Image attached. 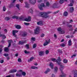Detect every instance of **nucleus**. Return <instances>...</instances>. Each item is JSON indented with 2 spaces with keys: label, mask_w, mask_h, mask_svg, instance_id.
Masks as SVG:
<instances>
[{
  "label": "nucleus",
  "mask_w": 77,
  "mask_h": 77,
  "mask_svg": "<svg viewBox=\"0 0 77 77\" xmlns=\"http://www.w3.org/2000/svg\"><path fill=\"white\" fill-rule=\"evenodd\" d=\"M1 36H2V38L3 39H6V36H5V34H1Z\"/></svg>",
  "instance_id": "c85d7f7f"
},
{
  "label": "nucleus",
  "mask_w": 77,
  "mask_h": 77,
  "mask_svg": "<svg viewBox=\"0 0 77 77\" xmlns=\"http://www.w3.org/2000/svg\"><path fill=\"white\" fill-rule=\"evenodd\" d=\"M50 13H51L50 11H48L47 12H43L41 13V16L42 17H43V18H47L49 17V16L48 15V14Z\"/></svg>",
  "instance_id": "f03ea898"
},
{
  "label": "nucleus",
  "mask_w": 77,
  "mask_h": 77,
  "mask_svg": "<svg viewBox=\"0 0 77 77\" xmlns=\"http://www.w3.org/2000/svg\"><path fill=\"white\" fill-rule=\"evenodd\" d=\"M3 62H4V60H1L0 61V62L1 63H3Z\"/></svg>",
  "instance_id": "052dcab7"
},
{
  "label": "nucleus",
  "mask_w": 77,
  "mask_h": 77,
  "mask_svg": "<svg viewBox=\"0 0 77 77\" xmlns=\"http://www.w3.org/2000/svg\"><path fill=\"white\" fill-rule=\"evenodd\" d=\"M50 41L51 40L50 39H49L48 41L47 40H45V43L43 44L44 46H46V45H47L48 44L50 43Z\"/></svg>",
  "instance_id": "39448f33"
},
{
  "label": "nucleus",
  "mask_w": 77,
  "mask_h": 77,
  "mask_svg": "<svg viewBox=\"0 0 77 77\" xmlns=\"http://www.w3.org/2000/svg\"><path fill=\"white\" fill-rule=\"evenodd\" d=\"M45 53L46 54H48L49 53V51L48 50H46L45 51Z\"/></svg>",
  "instance_id": "49530a36"
},
{
  "label": "nucleus",
  "mask_w": 77,
  "mask_h": 77,
  "mask_svg": "<svg viewBox=\"0 0 77 77\" xmlns=\"http://www.w3.org/2000/svg\"><path fill=\"white\" fill-rule=\"evenodd\" d=\"M71 22H72H72H73V20H70V22H67L66 23L67 24H70V23H71Z\"/></svg>",
  "instance_id": "ea45409f"
},
{
  "label": "nucleus",
  "mask_w": 77,
  "mask_h": 77,
  "mask_svg": "<svg viewBox=\"0 0 77 77\" xmlns=\"http://www.w3.org/2000/svg\"><path fill=\"white\" fill-rule=\"evenodd\" d=\"M31 40L32 41H35V38L34 37H32L31 38Z\"/></svg>",
  "instance_id": "79ce46f5"
},
{
  "label": "nucleus",
  "mask_w": 77,
  "mask_h": 77,
  "mask_svg": "<svg viewBox=\"0 0 77 77\" xmlns=\"http://www.w3.org/2000/svg\"><path fill=\"white\" fill-rule=\"evenodd\" d=\"M53 8H58L57 4L56 3L54 4L52 6Z\"/></svg>",
  "instance_id": "9b49d317"
},
{
  "label": "nucleus",
  "mask_w": 77,
  "mask_h": 77,
  "mask_svg": "<svg viewBox=\"0 0 77 77\" xmlns=\"http://www.w3.org/2000/svg\"><path fill=\"white\" fill-rule=\"evenodd\" d=\"M40 29V28L39 27H37L34 30V33L35 34H39V30Z\"/></svg>",
  "instance_id": "7ed1b4c3"
},
{
  "label": "nucleus",
  "mask_w": 77,
  "mask_h": 77,
  "mask_svg": "<svg viewBox=\"0 0 77 77\" xmlns=\"http://www.w3.org/2000/svg\"><path fill=\"white\" fill-rule=\"evenodd\" d=\"M49 66H51V69H53V66H54V65H53V64L52 63H50Z\"/></svg>",
  "instance_id": "412c9836"
},
{
  "label": "nucleus",
  "mask_w": 77,
  "mask_h": 77,
  "mask_svg": "<svg viewBox=\"0 0 77 77\" xmlns=\"http://www.w3.org/2000/svg\"><path fill=\"white\" fill-rule=\"evenodd\" d=\"M50 69L49 68L47 69L46 71L45 72V74H47L48 72H50Z\"/></svg>",
  "instance_id": "bb28decb"
},
{
  "label": "nucleus",
  "mask_w": 77,
  "mask_h": 77,
  "mask_svg": "<svg viewBox=\"0 0 77 77\" xmlns=\"http://www.w3.org/2000/svg\"><path fill=\"white\" fill-rule=\"evenodd\" d=\"M33 48H36V45L35 44H34L33 45Z\"/></svg>",
  "instance_id": "a18cd8bd"
},
{
  "label": "nucleus",
  "mask_w": 77,
  "mask_h": 77,
  "mask_svg": "<svg viewBox=\"0 0 77 77\" xmlns=\"http://www.w3.org/2000/svg\"><path fill=\"white\" fill-rule=\"evenodd\" d=\"M4 51L6 52H8L9 51V48H8L5 47V48Z\"/></svg>",
  "instance_id": "7c9ffc66"
},
{
  "label": "nucleus",
  "mask_w": 77,
  "mask_h": 77,
  "mask_svg": "<svg viewBox=\"0 0 77 77\" xmlns=\"http://www.w3.org/2000/svg\"><path fill=\"white\" fill-rule=\"evenodd\" d=\"M10 18L8 17H7L5 18V20H10Z\"/></svg>",
  "instance_id": "09e8293b"
},
{
  "label": "nucleus",
  "mask_w": 77,
  "mask_h": 77,
  "mask_svg": "<svg viewBox=\"0 0 77 77\" xmlns=\"http://www.w3.org/2000/svg\"><path fill=\"white\" fill-rule=\"evenodd\" d=\"M70 4H68L69 6H73V4L74 3V0H70Z\"/></svg>",
  "instance_id": "6e6552de"
},
{
  "label": "nucleus",
  "mask_w": 77,
  "mask_h": 77,
  "mask_svg": "<svg viewBox=\"0 0 77 77\" xmlns=\"http://www.w3.org/2000/svg\"><path fill=\"white\" fill-rule=\"evenodd\" d=\"M51 60L53 61V62H55V60H56V59L54 58H52L51 59Z\"/></svg>",
  "instance_id": "a19ab883"
},
{
  "label": "nucleus",
  "mask_w": 77,
  "mask_h": 77,
  "mask_svg": "<svg viewBox=\"0 0 77 77\" xmlns=\"http://www.w3.org/2000/svg\"><path fill=\"white\" fill-rule=\"evenodd\" d=\"M3 51V49H2V48H0V53L2 52Z\"/></svg>",
  "instance_id": "69168bd1"
},
{
  "label": "nucleus",
  "mask_w": 77,
  "mask_h": 77,
  "mask_svg": "<svg viewBox=\"0 0 77 77\" xmlns=\"http://www.w3.org/2000/svg\"><path fill=\"white\" fill-rule=\"evenodd\" d=\"M42 2V0H38V3H40V2Z\"/></svg>",
  "instance_id": "338daca9"
},
{
  "label": "nucleus",
  "mask_w": 77,
  "mask_h": 77,
  "mask_svg": "<svg viewBox=\"0 0 77 77\" xmlns=\"http://www.w3.org/2000/svg\"><path fill=\"white\" fill-rule=\"evenodd\" d=\"M59 12V11L58 10L56 11V12H54V14H57V13H58V12Z\"/></svg>",
  "instance_id": "5fc2aeb1"
},
{
  "label": "nucleus",
  "mask_w": 77,
  "mask_h": 77,
  "mask_svg": "<svg viewBox=\"0 0 77 77\" xmlns=\"http://www.w3.org/2000/svg\"><path fill=\"white\" fill-rule=\"evenodd\" d=\"M3 11L4 12L6 11V8H5V6H4L3 7Z\"/></svg>",
  "instance_id": "864d4df0"
},
{
  "label": "nucleus",
  "mask_w": 77,
  "mask_h": 77,
  "mask_svg": "<svg viewBox=\"0 0 77 77\" xmlns=\"http://www.w3.org/2000/svg\"><path fill=\"white\" fill-rule=\"evenodd\" d=\"M46 5L47 6H48V7H49V6H50V3H49V2H46Z\"/></svg>",
  "instance_id": "e433bc0d"
},
{
  "label": "nucleus",
  "mask_w": 77,
  "mask_h": 77,
  "mask_svg": "<svg viewBox=\"0 0 77 77\" xmlns=\"http://www.w3.org/2000/svg\"><path fill=\"white\" fill-rule=\"evenodd\" d=\"M4 31L6 33H7V32H8V30H7V29H5L4 30Z\"/></svg>",
  "instance_id": "680f3d73"
},
{
  "label": "nucleus",
  "mask_w": 77,
  "mask_h": 77,
  "mask_svg": "<svg viewBox=\"0 0 77 77\" xmlns=\"http://www.w3.org/2000/svg\"><path fill=\"white\" fill-rule=\"evenodd\" d=\"M64 1H65V2H67V0H60L59 2L60 3L62 4L63 3V2H64Z\"/></svg>",
  "instance_id": "cd10ccee"
},
{
  "label": "nucleus",
  "mask_w": 77,
  "mask_h": 77,
  "mask_svg": "<svg viewBox=\"0 0 77 77\" xmlns=\"http://www.w3.org/2000/svg\"><path fill=\"white\" fill-rule=\"evenodd\" d=\"M72 45V42L71 41V40L70 39L69 40L68 42V45L70 46Z\"/></svg>",
  "instance_id": "a878e982"
},
{
  "label": "nucleus",
  "mask_w": 77,
  "mask_h": 77,
  "mask_svg": "<svg viewBox=\"0 0 77 77\" xmlns=\"http://www.w3.org/2000/svg\"><path fill=\"white\" fill-rule=\"evenodd\" d=\"M29 2L32 5H35L36 3V0H29Z\"/></svg>",
  "instance_id": "9d476101"
},
{
  "label": "nucleus",
  "mask_w": 77,
  "mask_h": 77,
  "mask_svg": "<svg viewBox=\"0 0 77 77\" xmlns=\"http://www.w3.org/2000/svg\"><path fill=\"white\" fill-rule=\"evenodd\" d=\"M25 3L26 5L25 7L27 8H29V5L28 4V2H25Z\"/></svg>",
  "instance_id": "aec40b11"
},
{
  "label": "nucleus",
  "mask_w": 77,
  "mask_h": 77,
  "mask_svg": "<svg viewBox=\"0 0 77 77\" xmlns=\"http://www.w3.org/2000/svg\"><path fill=\"white\" fill-rule=\"evenodd\" d=\"M29 11H30V13H31V14H32V13L33 12V11L32 9H30L29 10Z\"/></svg>",
  "instance_id": "de8ad7c7"
},
{
  "label": "nucleus",
  "mask_w": 77,
  "mask_h": 77,
  "mask_svg": "<svg viewBox=\"0 0 77 77\" xmlns=\"http://www.w3.org/2000/svg\"><path fill=\"white\" fill-rule=\"evenodd\" d=\"M66 23V21H64L63 22V24H65Z\"/></svg>",
  "instance_id": "0e129e2a"
},
{
  "label": "nucleus",
  "mask_w": 77,
  "mask_h": 77,
  "mask_svg": "<svg viewBox=\"0 0 77 77\" xmlns=\"http://www.w3.org/2000/svg\"><path fill=\"white\" fill-rule=\"evenodd\" d=\"M20 20H31V17L30 16L28 17V18H27L24 19V17L21 16L20 17H19Z\"/></svg>",
  "instance_id": "20e7f679"
},
{
  "label": "nucleus",
  "mask_w": 77,
  "mask_h": 77,
  "mask_svg": "<svg viewBox=\"0 0 77 77\" xmlns=\"http://www.w3.org/2000/svg\"><path fill=\"white\" fill-rule=\"evenodd\" d=\"M17 71L16 69H13L10 70L9 72V73H14V72H16Z\"/></svg>",
  "instance_id": "f8f14e48"
},
{
  "label": "nucleus",
  "mask_w": 77,
  "mask_h": 77,
  "mask_svg": "<svg viewBox=\"0 0 77 77\" xmlns=\"http://www.w3.org/2000/svg\"><path fill=\"white\" fill-rule=\"evenodd\" d=\"M63 62L64 63H67V62H68V60L66 59H64L63 60Z\"/></svg>",
  "instance_id": "c756f323"
},
{
  "label": "nucleus",
  "mask_w": 77,
  "mask_h": 77,
  "mask_svg": "<svg viewBox=\"0 0 77 77\" xmlns=\"http://www.w3.org/2000/svg\"><path fill=\"white\" fill-rule=\"evenodd\" d=\"M18 61L19 62H21V59L19 58L18 60Z\"/></svg>",
  "instance_id": "603ef678"
},
{
  "label": "nucleus",
  "mask_w": 77,
  "mask_h": 77,
  "mask_svg": "<svg viewBox=\"0 0 77 77\" xmlns=\"http://www.w3.org/2000/svg\"><path fill=\"white\" fill-rule=\"evenodd\" d=\"M16 76L18 77H21V74H19L18 73L16 74Z\"/></svg>",
  "instance_id": "c9c22d12"
},
{
  "label": "nucleus",
  "mask_w": 77,
  "mask_h": 77,
  "mask_svg": "<svg viewBox=\"0 0 77 77\" xmlns=\"http://www.w3.org/2000/svg\"><path fill=\"white\" fill-rule=\"evenodd\" d=\"M58 69L57 68V67H55L54 68V71L55 72H57Z\"/></svg>",
  "instance_id": "f704fd0d"
},
{
  "label": "nucleus",
  "mask_w": 77,
  "mask_h": 77,
  "mask_svg": "<svg viewBox=\"0 0 77 77\" xmlns=\"http://www.w3.org/2000/svg\"><path fill=\"white\" fill-rule=\"evenodd\" d=\"M16 7L18 9H20V8L19 7V5L18 4H17L16 5Z\"/></svg>",
  "instance_id": "3c124183"
},
{
  "label": "nucleus",
  "mask_w": 77,
  "mask_h": 77,
  "mask_svg": "<svg viewBox=\"0 0 77 77\" xmlns=\"http://www.w3.org/2000/svg\"><path fill=\"white\" fill-rule=\"evenodd\" d=\"M24 53H25V54H29V53H30V52L27 51L26 50H25L24 51Z\"/></svg>",
  "instance_id": "58836bf2"
},
{
  "label": "nucleus",
  "mask_w": 77,
  "mask_h": 77,
  "mask_svg": "<svg viewBox=\"0 0 77 77\" xmlns=\"http://www.w3.org/2000/svg\"><path fill=\"white\" fill-rule=\"evenodd\" d=\"M74 7H71L70 8V9H69V11L70 12H72L74 11Z\"/></svg>",
  "instance_id": "6ab92c4d"
},
{
  "label": "nucleus",
  "mask_w": 77,
  "mask_h": 77,
  "mask_svg": "<svg viewBox=\"0 0 77 77\" xmlns=\"http://www.w3.org/2000/svg\"><path fill=\"white\" fill-rule=\"evenodd\" d=\"M27 33L26 32H23L22 34V36L24 37L27 36Z\"/></svg>",
  "instance_id": "dca6fc26"
},
{
  "label": "nucleus",
  "mask_w": 77,
  "mask_h": 77,
  "mask_svg": "<svg viewBox=\"0 0 77 77\" xmlns=\"http://www.w3.org/2000/svg\"><path fill=\"white\" fill-rule=\"evenodd\" d=\"M34 57H31L30 58V59L29 60H28V62H31V61H32L33 60V59H34Z\"/></svg>",
  "instance_id": "5701e85b"
},
{
  "label": "nucleus",
  "mask_w": 77,
  "mask_h": 77,
  "mask_svg": "<svg viewBox=\"0 0 77 77\" xmlns=\"http://www.w3.org/2000/svg\"><path fill=\"white\" fill-rule=\"evenodd\" d=\"M40 36L42 38H43V37H44V36H45V35H44V34H41Z\"/></svg>",
  "instance_id": "c03bdc74"
},
{
  "label": "nucleus",
  "mask_w": 77,
  "mask_h": 77,
  "mask_svg": "<svg viewBox=\"0 0 77 77\" xmlns=\"http://www.w3.org/2000/svg\"><path fill=\"white\" fill-rule=\"evenodd\" d=\"M68 12L67 11H64L63 14V16L64 17H67V16H68Z\"/></svg>",
  "instance_id": "4be33fe9"
},
{
  "label": "nucleus",
  "mask_w": 77,
  "mask_h": 77,
  "mask_svg": "<svg viewBox=\"0 0 77 77\" xmlns=\"http://www.w3.org/2000/svg\"><path fill=\"white\" fill-rule=\"evenodd\" d=\"M57 30L58 32H60L61 34H63V33H65V31L62 30V28L60 27H59L57 28Z\"/></svg>",
  "instance_id": "0eeeda50"
},
{
  "label": "nucleus",
  "mask_w": 77,
  "mask_h": 77,
  "mask_svg": "<svg viewBox=\"0 0 77 77\" xmlns=\"http://www.w3.org/2000/svg\"><path fill=\"white\" fill-rule=\"evenodd\" d=\"M8 54H4V56L6 57L7 56H8Z\"/></svg>",
  "instance_id": "6e6d98bb"
},
{
  "label": "nucleus",
  "mask_w": 77,
  "mask_h": 77,
  "mask_svg": "<svg viewBox=\"0 0 77 77\" xmlns=\"http://www.w3.org/2000/svg\"><path fill=\"white\" fill-rule=\"evenodd\" d=\"M58 61H59L60 62L62 61V59H60V57H58Z\"/></svg>",
  "instance_id": "37998d69"
},
{
  "label": "nucleus",
  "mask_w": 77,
  "mask_h": 77,
  "mask_svg": "<svg viewBox=\"0 0 77 77\" xmlns=\"http://www.w3.org/2000/svg\"><path fill=\"white\" fill-rule=\"evenodd\" d=\"M22 74L23 76H25L26 75V73L25 72H22Z\"/></svg>",
  "instance_id": "4c0bfd02"
},
{
  "label": "nucleus",
  "mask_w": 77,
  "mask_h": 77,
  "mask_svg": "<svg viewBox=\"0 0 77 77\" xmlns=\"http://www.w3.org/2000/svg\"><path fill=\"white\" fill-rule=\"evenodd\" d=\"M54 37L55 38V39H56L57 38V35L56 34L54 35Z\"/></svg>",
  "instance_id": "e2e57ef3"
},
{
  "label": "nucleus",
  "mask_w": 77,
  "mask_h": 77,
  "mask_svg": "<svg viewBox=\"0 0 77 77\" xmlns=\"http://www.w3.org/2000/svg\"><path fill=\"white\" fill-rule=\"evenodd\" d=\"M15 27L16 29H20L21 28V26L20 25H17L16 26H15Z\"/></svg>",
  "instance_id": "ddd939ff"
},
{
  "label": "nucleus",
  "mask_w": 77,
  "mask_h": 77,
  "mask_svg": "<svg viewBox=\"0 0 77 77\" xmlns=\"http://www.w3.org/2000/svg\"><path fill=\"white\" fill-rule=\"evenodd\" d=\"M44 51H40L39 52L38 54L39 56H43L44 55Z\"/></svg>",
  "instance_id": "2eb2a0df"
},
{
  "label": "nucleus",
  "mask_w": 77,
  "mask_h": 77,
  "mask_svg": "<svg viewBox=\"0 0 77 77\" xmlns=\"http://www.w3.org/2000/svg\"><path fill=\"white\" fill-rule=\"evenodd\" d=\"M31 69H38V67H35V66H32L31 67Z\"/></svg>",
  "instance_id": "2f4dec72"
},
{
  "label": "nucleus",
  "mask_w": 77,
  "mask_h": 77,
  "mask_svg": "<svg viewBox=\"0 0 77 77\" xmlns=\"http://www.w3.org/2000/svg\"><path fill=\"white\" fill-rule=\"evenodd\" d=\"M51 77H55L54 75V74H52Z\"/></svg>",
  "instance_id": "774afa93"
},
{
  "label": "nucleus",
  "mask_w": 77,
  "mask_h": 77,
  "mask_svg": "<svg viewBox=\"0 0 77 77\" xmlns=\"http://www.w3.org/2000/svg\"><path fill=\"white\" fill-rule=\"evenodd\" d=\"M25 47H27L28 48H29V45L28 44H26L25 45Z\"/></svg>",
  "instance_id": "4d7b16f0"
},
{
  "label": "nucleus",
  "mask_w": 77,
  "mask_h": 77,
  "mask_svg": "<svg viewBox=\"0 0 77 77\" xmlns=\"http://www.w3.org/2000/svg\"><path fill=\"white\" fill-rule=\"evenodd\" d=\"M12 41V40H8V48L9 47H11V42Z\"/></svg>",
  "instance_id": "a211bd4d"
},
{
  "label": "nucleus",
  "mask_w": 77,
  "mask_h": 77,
  "mask_svg": "<svg viewBox=\"0 0 77 77\" xmlns=\"http://www.w3.org/2000/svg\"><path fill=\"white\" fill-rule=\"evenodd\" d=\"M67 26L69 27H72V25H67Z\"/></svg>",
  "instance_id": "bf43d9fd"
},
{
  "label": "nucleus",
  "mask_w": 77,
  "mask_h": 77,
  "mask_svg": "<svg viewBox=\"0 0 77 77\" xmlns=\"http://www.w3.org/2000/svg\"><path fill=\"white\" fill-rule=\"evenodd\" d=\"M45 5H44V4H43L42 5V4L41 5H40L38 6V8H39V9L41 10V11H42L43 10V7H45Z\"/></svg>",
  "instance_id": "1a4fd4ad"
},
{
  "label": "nucleus",
  "mask_w": 77,
  "mask_h": 77,
  "mask_svg": "<svg viewBox=\"0 0 77 77\" xmlns=\"http://www.w3.org/2000/svg\"><path fill=\"white\" fill-rule=\"evenodd\" d=\"M20 21H27V22H29V21H31V20H20Z\"/></svg>",
  "instance_id": "b1692460"
},
{
  "label": "nucleus",
  "mask_w": 77,
  "mask_h": 77,
  "mask_svg": "<svg viewBox=\"0 0 77 77\" xmlns=\"http://www.w3.org/2000/svg\"><path fill=\"white\" fill-rule=\"evenodd\" d=\"M24 24H25V25H26V26H29V23L25 22L24 23Z\"/></svg>",
  "instance_id": "8fccbe9b"
},
{
  "label": "nucleus",
  "mask_w": 77,
  "mask_h": 77,
  "mask_svg": "<svg viewBox=\"0 0 77 77\" xmlns=\"http://www.w3.org/2000/svg\"><path fill=\"white\" fill-rule=\"evenodd\" d=\"M58 51L59 53H61V54H62V53H63L61 49H58Z\"/></svg>",
  "instance_id": "72a5a7b5"
},
{
  "label": "nucleus",
  "mask_w": 77,
  "mask_h": 77,
  "mask_svg": "<svg viewBox=\"0 0 77 77\" xmlns=\"http://www.w3.org/2000/svg\"><path fill=\"white\" fill-rule=\"evenodd\" d=\"M18 32V31L17 30H13L12 31V33L14 37H17V35L15 34L16 33H17Z\"/></svg>",
  "instance_id": "423d86ee"
},
{
  "label": "nucleus",
  "mask_w": 77,
  "mask_h": 77,
  "mask_svg": "<svg viewBox=\"0 0 77 77\" xmlns=\"http://www.w3.org/2000/svg\"><path fill=\"white\" fill-rule=\"evenodd\" d=\"M37 24L39 26H42L43 25V22L42 21L38 22H37Z\"/></svg>",
  "instance_id": "f3484780"
},
{
  "label": "nucleus",
  "mask_w": 77,
  "mask_h": 77,
  "mask_svg": "<svg viewBox=\"0 0 77 77\" xmlns=\"http://www.w3.org/2000/svg\"><path fill=\"white\" fill-rule=\"evenodd\" d=\"M26 42V41H20L18 43V45H23V44H24Z\"/></svg>",
  "instance_id": "4468645a"
},
{
  "label": "nucleus",
  "mask_w": 77,
  "mask_h": 77,
  "mask_svg": "<svg viewBox=\"0 0 77 77\" xmlns=\"http://www.w3.org/2000/svg\"><path fill=\"white\" fill-rule=\"evenodd\" d=\"M61 47H65V44H62L61 45Z\"/></svg>",
  "instance_id": "13d9d810"
},
{
  "label": "nucleus",
  "mask_w": 77,
  "mask_h": 77,
  "mask_svg": "<svg viewBox=\"0 0 77 77\" xmlns=\"http://www.w3.org/2000/svg\"><path fill=\"white\" fill-rule=\"evenodd\" d=\"M57 63L58 65H60V71H61V73L62 74V75H60V77H66V74L63 73V72L62 71L63 69V66H62V65H60L61 62H59L58 61L57 62Z\"/></svg>",
  "instance_id": "f257e3e1"
},
{
  "label": "nucleus",
  "mask_w": 77,
  "mask_h": 77,
  "mask_svg": "<svg viewBox=\"0 0 77 77\" xmlns=\"http://www.w3.org/2000/svg\"><path fill=\"white\" fill-rule=\"evenodd\" d=\"M12 18L13 19H18V17L17 16H14L12 17Z\"/></svg>",
  "instance_id": "473e14b6"
},
{
  "label": "nucleus",
  "mask_w": 77,
  "mask_h": 77,
  "mask_svg": "<svg viewBox=\"0 0 77 77\" xmlns=\"http://www.w3.org/2000/svg\"><path fill=\"white\" fill-rule=\"evenodd\" d=\"M73 77H77V73L76 72H74V73H73Z\"/></svg>",
  "instance_id": "393cba45"
}]
</instances>
